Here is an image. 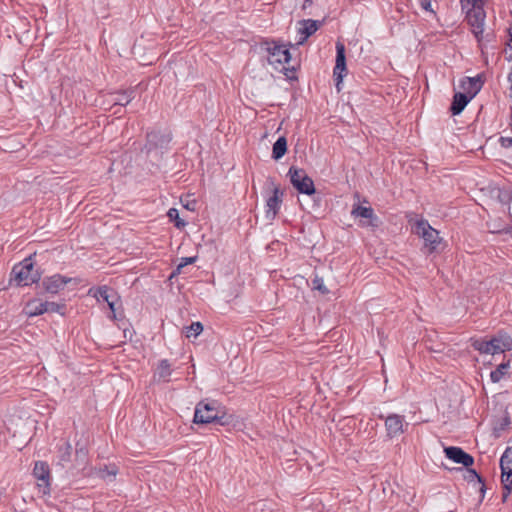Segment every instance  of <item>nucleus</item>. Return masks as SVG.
<instances>
[{
    "mask_svg": "<svg viewBox=\"0 0 512 512\" xmlns=\"http://www.w3.org/2000/svg\"><path fill=\"white\" fill-rule=\"evenodd\" d=\"M313 288L320 291L322 294H327L329 292L327 287L324 285L322 278L316 277L313 280Z\"/></svg>",
    "mask_w": 512,
    "mask_h": 512,
    "instance_id": "31",
    "label": "nucleus"
},
{
    "mask_svg": "<svg viewBox=\"0 0 512 512\" xmlns=\"http://www.w3.org/2000/svg\"><path fill=\"white\" fill-rule=\"evenodd\" d=\"M352 216L361 217L367 222H363V225L377 227L378 226V218L374 214V210L371 207H363V206H354L351 211Z\"/></svg>",
    "mask_w": 512,
    "mask_h": 512,
    "instance_id": "17",
    "label": "nucleus"
},
{
    "mask_svg": "<svg viewBox=\"0 0 512 512\" xmlns=\"http://www.w3.org/2000/svg\"><path fill=\"white\" fill-rule=\"evenodd\" d=\"M271 191L272 195L266 200V218L269 220H273L276 217L280 210L284 195L279 185H276L273 181H271Z\"/></svg>",
    "mask_w": 512,
    "mask_h": 512,
    "instance_id": "9",
    "label": "nucleus"
},
{
    "mask_svg": "<svg viewBox=\"0 0 512 512\" xmlns=\"http://www.w3.org/2000/svg\"><path fill=\"white\" fill-rule=\"evenodd\" d=\"M408 425L409 424L405 421L404 416L399 414H390L385 419V428L389 438H394L403 434Z\"/></svg>",
    "mask_w": 512,
    "mask_h": 512,
    "instance_id": "10",
    "label": "nucleus"
},
{
    "mask_svg": "<svg viewBox=\"0 0 512 512\" xmlns=\"http://www.w3.org/2000/svg\"><path fill=\"white\" fill-rule=\"evenodd\" d=\"M72 455V445L69 441H64L57 446V465L65 467L70 462Z\"/></svg>",
    "mask_w": 512,
    "mask_h": 512,
    "instance_id": "19",
    "label": "nucleus"
},
{
    "mask_svg": "<svg viewBox=\"0 0 512 512\" xmlns=\"http://www.w3.org/2000/svg\"><path fill=\"white\" fill-rule=\"evenodd\" d=\"M172 374V368L168 360H161L154 372V379L158 382H168Z\"/></svg>",
    "mask_w": 512,
    "mask_h": 512,
    "instance_id": "20",
    "label": "nucleus"
},
{
    "mask_svg": "<svg viewBox=\"0 0 512 512\" xmlns=\"http://www.w3.org/2000/svg\"><path fill=\"white\" fill-rule=\"evenodd\" d=\"M482 81L479 76L466 77L461 80L460 87L465 91L469 97L473 98L482 88Z\"/></svg>",
    "mask_w": 512,
    "mask_h": 512,
    "instance_id": "18",
    "label": "nucleus"
},
{
    "mask_svg": "<svg viewBox=\"0 0 512 512\" xmlns=\"http://www.w3.org/2000/svg\"><path fill=\"white\" fill-rule=\"evenodd\" d=\"M288 175L290 177L291 184L299 193L307 195L315 193L314 182L303 169L290 167Z\"/></svg>",
    "mask_w": 512,
    "mask_h": 512,
    "instance_id": "5",
    "label": "nucleus"
},
{
    "mask_svg": "<svg viewBox=\"0 0 512 512\" xmlns=\"http://www.w3.org/2000/svg\"><path fill=\"white\" fill-rule=\"evenodd\" d=\"M346 70L345 46L341 42L336 43V64L334 67V77L337 81V87L343 79V72Z\"/></svg>",
    "mask_w": 512,
    "mask_h": 512,
    "instance_id": "16",
    "label": "nucleus"
},
{
    "mask_svg": "<svg viewBox=\"0 0 512 512\" xmlns=\"http://www.w3.org/2000/svg\"><path fill=\"white\" fill-rule=\"evenodd\" d=\"M468 479L469 480H474V479H477L478 482H482L481 480V477L476 473L475 470H468Z\"/></svg>",
    "mask_w": 512,
    "mask_h": 512,
    "instance_id": "34",
    "label": "nucleus"
},
{
    "mask_svg": "<svg viewBox=\"0 0 512 512\" xmlns=\"http://www.w3.org/2000/svg\"><path fill=\"white\" fill-rule=\"evenodd\" d=\"M287 152V139L282 136L277 139L272 148V158L274 160L281 159Z\"/></svg>",
    "mask_w": 512,
    "mask_h": 512,
    "instance_id": "24",
    "label": "nucleus"
},
{
    "mask_svg": "<svg viewBox=\"0 0 512 512\" xmlns=\"http://www.w3.org/2000/svg\"><path fill=\"white\" fill-rule=\"evenodd\" d=\"M172 140V135L169 131H151L147 133L148 151L151 149H166Z\"/></svg>",
    "mask_w": 512,
    "mask_h": 512,
    "instance_id": "12",
    "label": "nucleus"
},
{
    "mask_svg": "<svg viewBox=\"0 0 512 512\" xmlns=\"http://www.w3.org/2000/svg\"><path fill=\"white\" fill-rule=\"evenodd\" d=\"M85 455H86V451L84 449H80V450L76 451V456L77 457L85 456Z\"/></svg>",
    "mask_w": 512,
    "mask_h": 512,
    "instance_id": "36",
    "label": "nucleus"
},
{
    "mask_svg": "<svg viewBox=\"0 0 512 512\" xmlns=\"http://www.w3.org/2000/svg\"><path fill=\"white\" fill-rule=\"evenodd\" d=\"M415 233L420 236L428 248L429 252H434L441 242L439 232L432 228L427 220H418L415 224Z\"/></svg>",
    "mask_w": 512,
    "mask_h": 512,
    "instance_id": "6",
    "label": "nucleus"
},
{
    "mask_svg": "<svg viewBox=\"0 0 512 512\" xmlns=\"http://www.w3.org/2000/svg\"><path fill=\"white\" fill-rule=\"evenodd\" d=\"M472 347L482 354H499L512 349V338L503 332H499L490 340L478 339L473 341Z\"/></svg>",
    "mask_w": 512,
    "mask_h": 512,
    "instance_id": "3",
    "label": "nucleus"
},
{
    "mask_svg": "<svg viewBox=\"0 0 512 512\" xmlns=\"http://www.w3.org/2000/svg\"><path fill=\"white\" fill-rule=\"evenodd\" d=\"M24 312L27 316L34 317L47 312V308L45 307V302H42L40 299H32L27 302Z\"/></svg>",
    "mask_w": 512,
    "mask_h": 512,
    "instance_id": "21",
    "label": "nucleus"
},
{
    "mask_svg": "<svg viewBox=\"0 0 512 512\" xmlns=\"http://www.w3.org/2000/svg\"><path fill=\"white\" fill-rule=\"evenodd\" d=\"M71 280V278L62 276L60 274H55L53 276L44 278L42 281V286L47 293L57 294L69 282H71Z\"/></svg>",
    "mask_w": 512,
    "mask_h": 512,
    "instance_id": "13",
    "label": "nucleus"
},
{
    "mask_svg": "<svg viewBox=\"0 0 512 512\" xmlns=\"http://www.w3.org/2000/svg\"><path fill=\"white\" fill-rule=\"evenodd\" d=\"M203 331V325L200 322H193L190 326L185 327L187 338L197 337Z\"/></svg>",
    "mask_w": 512,
    "mask_h": 512,
    "instance_id": "27",
    "label": "nucleus"
},
{
    "mask_svg": "<svg viewBox=\"0 0 512 512\" xmlns=\"http://www.w3.org/2000/svg\"><path fill=\"white\" fill-rule=\"evenodd\" d=\"M509 368V362L500 364L494 371L490 373L491 381L494 383L499 382L506 374Z\"/></svg>",
    "mask_w": 512,
    "mask_h": 512,
    "instance_id": "26",
    "label": "nucleus"
},
{
    "mask_svg": "<svg viewBox=\"0 0 512 512\" xmlns=\"http://www.w3.org/2000/svg\"><path fill=\"white\" fill-rule=\"evenodd\" d=\"M98 295L102 300L107 302L110 310L112 311V318L117 319L115 309L116 302L114 297L111 295V290L107 286L100 287L98 289Z\"/></svg>",
    "mask_w": 512,
    "mask_h": 512,
    "instance_id": "23",
    "label": "nucleus"
},
{
    "mask_svg": "<svg viewBox=\"0 0 512 512\" xmlns=\"http://www.w3.org/2000/svg\"><path fill=\"white\" fill-rule=\"evenodd\" d=\"M45 307L47 308V312H56L64 315L65 304L45 301Z\"/></svg>",
    "mask_w": 512,
    "mask_h": 512,
    "instance_id": "30",
    "label": "nucleus"
},
{
    "mask_svg": "<svg viewBox=\"0 0 512 512\" xmlns=\"http://www.w3.org/2000/svg\"><path fill=\"white\" fill-rule=\"evenodd\" d=\"M167 216L171 221L175 222L177 228L185 227L186 223L179 217V211L176 208H170L167 212Z\"/></svg>",
    "mask_w": 512,
    "mask_h": 512,
    "instance_id": "28",
    "label": "nucleus"
},
{
    "mask_svg": "<svg viewBox=\"0 0 512 512\" xmlns=\"http://www.w3.org/2000/svg\"><path fill=\"white\" fill-rule=\"evenodd\" d=\"M444 452L448 459L452 460L455 463L462 464L465 467H470L474 463L473 457L459 447H446L444 449Z\"/></svg>",
    "mask_w": 512,
    "mask_h": 512,
    "instance_id": "14",
    "label": "nucleus"
},
{
    "mask_svg": "<svg viewBox=\"0 0 512 512\" xmlns=\"http://www.w3.org/2000/svg\"><path fill=\"white\" fill-rule=\"evenodd\" d=\"M13 280L19 286H28L40 279V275L34 270L32 257L25 258L12 269Z\"/></svg>",
    "mask_w": 512,
    "mask_h": 512,
    "instance_id": "4",
    "label": "nucleus"
},
{
    "mask_svg": "<svg viewBox=\"0 0 512 512\" xmlns=\"http://www.w3.org/2000/svg\"><path fill=\"white\" fill-rule=\"evenodd\" d=\"M268 62L276 70H286V64L290 62L291 55L289 49L285 45L273 43L267 48Z\"/></svg>",
    "mask_w": 512,
    "mask_h": 512,
    "instance_id": "8",
    "label": "nucleus"
},
{
    "mask_svg": "<svg viewBox=\"0 0 512 512\" xmlns=\"http://www.w3.org/2000/svg\"><path fill=\"white\" fill-rule=\"evenodd\" d=\"M501 480L503 484V501H506L512 491V447H508L500 459Z\"/></svg>",
    "mask_w": 512,
    "mask_h": 512,
    "instance_id": "7",
    "label": "nucleus"
},
{
    "mask_svg": "<svg viewBox=\"0 0 512 512\" xmlns=\"http://www.w3.org/2000/svg\"><path fill=\"white\" fill-rule=\"evenodd\" d=\"M421 6L423 9L427 11H431V1L430 0H421Z\"/></svg>",
    "mask_w": 512,
    "mask_h": 512,
    "instance_id": "35",
    "label": "nucleus"
},
{
    "mask_svg": "<svg viewBox=\"0 0 512 512\" xmlns=\"http://www.w3.org/2000/svg\"><path fill=\"white\" fill-rule=\"evenodd\" d=\"M508 36H509V39H508V42H507V49H506V54H507V59L509 61H512V27H510L508 29Z\"/></svg>",
    "mask_w": 512,
    "mask_h": 512,
    "instance_id": "32",
    "label": "nucleus"
},
{
    "mask_svg": "<svg viewBox=\"0 0 512 512\" xmlns=\"http://www.w3.org/2000/svg\"><path fill=\"white\" fill-rule=\"evenodd\" d=\"M134 98V90H126L122 92L116 93V97L114 98V103L120 106H126L129 104Z\"/></svg>",
    "mask_w": 512,
    "mask_h": 512,
    "instance_id": "25",
    "label": "nucleus"
},
{
    "mask_svg": "<svg viewBox=\"0 0 512 512\" xmlns=\"http://www.w3.org/2000/svg\"><path fill=\"white\" fill-rule=\"evenodd\" d=\"M321 26L320 21L305 19L298 22L297 32L300 35L297 45H302Z\"/></svg>",
    "mask_w": 512,
    "mask_h": 512,
    "instance_id": "15",
    "label": "nucleus"
},
{
    "mask_svg": "<svg viewBox=\"0 0 512 512\" xmlns=\"http://www.w3.org/2000/svg\"><path fill=\"white\" fill-rule=\"evenodd\" d=\"M472 98L464 93H456L453 97L451 112L453 115L460 114Z\"/></svg>",
    "mask_w": 512,
    "mask_h": 512,
    "instance_id": "22",
    "label": "nucleus"
},
{
    "mask_svg": "<svg viewBox=\"0 0 512 512\" xmlns=\"http://www.w3.org/2000/svg\"><path fill=\"white\" fill-rule=\"evenodd\" d=\"M500 141H501V144L503 147H505V148L512 147V138L511 137H502L500 139Z\"/></svg>",
    "mask_w": 512,
    "mask_h": 512,
    "instance_id": "33",
    "label": "nucleus"
},
{
    "mask_svg": "<svg viewBox=\"0 0 512 512\" xmlns=\"http://www.w3.org/2000/svg\"><path fill=\"white\" fill-rule=\"evenodd\" d=\"M110 474H111L112 476H115L116 472H115V471H112Z\"/></svg>",
    "mask_w": 512,
    "mask_h": 512,
    "instance_id": "37",
    "label": "nucleus"
},
{
    "mask_svg": "<svg viewBox=\"0 0 512 512\" xmlns=\"http://www.w3.org/2000/svg\"><path fill=\"white\" fill-rule=\"evenodd\" d=\"M33 475L38 481V487L42 489L43 494L50 492V468L44 461L35 462Z\"/></svg>",
    "mask_w": 512,
    "mask_h": 512,
    "instance_id": "11",
    "label": "nucleus"
},
{
    "mask_svg": "<svg viewBox=\"0 0 512 512\" xmlns=\"http://www.w3.org/2000/svg\"><path fill=\"white\" fill-rule=\"evenodd\" d=\"M193 422L196 424L217 422L222 426L229 423L225 413L221 414L220 405L216 401L206 400H202L196 405Z\"/></svg>",
    "mask_w": 512,
    "mask_h": 512,
    "instance_id": "2",
    "label": "nucleus"
},
{
    "mask_svg": "<svg viewBox=\"0 0 512 512\" xmlns=\"http://www.w3.org/2000/svg\"><path fill=\"white\" fill-rule=\"evenodd\" d=\"M197 257H184L181 259L180 264L177 266V268L172 272L171 278L175 277L176 275H179L181 273V270L183 267L189 264H193L196 261Z\"/></svg>",
    "mask_w": 512,
    "mask_h": 512,
    "instance_id": "29",
    "label": "nucleus"
},
{
    "mask_svg": "<svg viewBox=\"0 0 512 512\" xmlns=\"http://www.w3.org/2000/svg\"><path fill=\"white\" fill-rule=\"evenodd\" d=\"M462 11L466 14V20L471 31L481 43L484 39V26L486 13L484 11L485 0H460Z\"/></svg>",
    "mask_w": 512,
    "mask_h": 512,
    "instance_id": "1",
    "label": "nucleus"
}]
</instances>
